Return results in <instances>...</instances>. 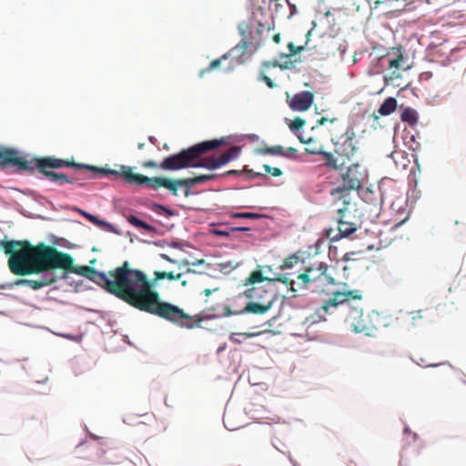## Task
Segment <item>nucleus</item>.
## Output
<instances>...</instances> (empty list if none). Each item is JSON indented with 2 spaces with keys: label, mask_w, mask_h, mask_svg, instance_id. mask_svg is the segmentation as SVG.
<instances>
[{
  "label": "nucleus",
  "mask_w": 466,
  "mask_h": 466,
  "mask_svg": "<svg viewBox=\"0 0 466 466\" xmlns=\"http://www.w3.org/2000/svg\"><path fill=\"white\" fill-rule=\"evenodd\" d=\"M0 248L9 256V268L15 275L31 276L27 286L32 289L38 290L58 279L69 283L66 268L74 263L70 254L45 243L34 247L28 241L7 240L6 238L0 240Z\"/></svg>",
  "instance_id": "f257e3e1"
},
{
  "label": "nucleus",
  "mask_w": 466,
  "mask_h": 466,
  "mask_svg": "<svg viewBox=\"0 0 466 466\" xmlns=\"http://www.w3.org/2000/svg\"><path fill=\"white\" fill-rule=\"evenodd\" d=\"M317 313L339 315L340 319L354 332L370 335L376 324L370 314L364 315L363 293L360 289L335 291Z\"/></svg>",
  "instance_id": "f03ea898"
},
{
  "label": "nucleus",
  "mask_w": 466,
  "mask_h": 466,
  "mask_svg": "<svg viewBox=\"0 0 466 466\" xmlns=\"http://www.w3.org/2000/svg\"><path fill=\"white\" fill-rule=\"evenodd\" d=\"M225 144V138L221 137L219 139L206 140L181 150L179 153H177V170L186 167H203L214 170L225 166L238 157L240 153L239 147H231L218 157L215 155L206 157V154Z\"/></svg>",
  "instance_id": "7ed1b4c3"
},
{
  "label": "nucleus",
  "mask_w": 466,
  "mask_h": 466,
  "mask_svg": "<svg viewBox=\"0 0 466 466\" xmlns=\"http://www.w3.org/2000/svg\"><path fill=\"white\" fill-rule=\"evenodd\" d=\"M142 275L144 279L134 284V307L175 322V305L170 303L162 305L159 294L154 289L161 279L175 280V273L156 271V278L152 280L148 279L143 271Z\"/></svg>",
  "instance_id": "20e7f679"
},
{
  "label": "nucleus",
  "mask_w": 466,
  "mask_h": 466,
  "mask_svg": "<svg viewBox=\"0 0 466 466\" xmlns=\"http://www.w3.org/2000/svg\"><path fill=\"white\" fill-rule=\"evenodd\" d=\"M110 275L113 279L105 272L97 271L95 283L134 307V284L144 279L142 271L130 268L129 263L125 261L121 267L110 271Z\"/></svg>",
  "instance_id": "39448f33"
},
{
  "label": "nucleus",
  "mask_w": 466,
  "mask_h": 466,
  "mask_svg": "<svg viewBox=\"0 0 466 466\" xmlns=\"http://www.w3.org/2000/svg\"><path fill=\"white\" fill-rule=\"evenodd\" d=\"M80 163L74 160L57 158L53 156L38 157L28 152L18 153L13 157L10 167H15L19 172L34 173L35 169L50 181L58 183L59 173L50 169H60L63 167H74L80 169Z\"/></svg>",
  "instance_id": "423d86ee"
},
{
  "label": "nucleus",
  "mask_w": 466,
  "mask_h": 466,
  "mask_svg": "<svg viewBox=\"0 0 466 466\" xmlns=\"http://www.w3.org/2000/svg\"><path fill=\"white\" fill-rule=\"evenodd\" d=\"M329 266L325 262H319L306 267L304 272L297 276V280L292 279L289 275L283 274L275 279V281L285 284L293 292V297L303 289L312 291L322 290V285L336 283L335 279L328 274Z\"/></svg>",
  "instance_id": "0eeeda50"
},
{
  "label": "nucleus",
  "mask_w": 466,
  "mask_h": 466,
  "mask_svg": "<svg viewBox=\"0 0 466 466\" xmlns=\"http://www.w3.org/2000/svg\"><path fill=\"white\" fill-rule=\"evenodd\" d=\"M274 280H268L265 285H257L247 289L244 296L248 299L242 312L263 315L268 312L274 302L275 294L272 289Z\"/></svg>",
  "instance_id": "6e6552de"
},
{
  "label": "nucleus",
  "mask_w": 466,
  "mask_h": 466,
  "mask_svg": "<svg viewBox=\"0 0 466 466\" xmlns=\"http://www.w3.org/2000/svg\"><path fill=\"white\" fill-rule=\"evenodd\" d=\"M367 170L360 164L350 165L346 173L342 174L343 185L331 190V195L343 194L345 191L358 190L367 180Z\"/></svg>",
  "instance_id": "1a4fd4ad"
},
{
  "label": "nucleus",
  "mask_w": 466,
  "mask_h": 466,
  "mask_svg": "<svg viewBox=\"0 0 466 466\" xmlns=\"http://www.w3.org/2000/svg\"><path fill=\"white\" fill-rule=\"evenodd\" d=\"M337 231H335L333 228H329L326 230V236L333 242L338 241L342 238L350 236L358 228L357 225L350 221L349 203L344 201L343 208H339L337 210Z\"/></svg>",
  "instance_id": "9d476101"
},
{
  "label": "nucleus",
  "mask_w": 466,
  "mask_h": 466,
  "mask_svg": "<svg viewBox=\"0 0 466 466\" xmlns=\"http://www.w3.org/2000/svg\"><path fill=\"white\" fill-rule=\"evenodd\" d=\"M132 186H147L148 187L157 189L164 187L167 188L172 194H175V179L165 177H149L139 173H135L128 176Z\"/></svg>",
  "instance_id": "9b49d317"
},
{
  "label": "nucleus",
  "mask_w": 466,
  "mask_h": 466,
  "mask_svg": "<svg viewBox=\"0 0 466 466\" xmlns=\"http://www.w3.org/2000/svg\"><path fill=\"white\" fill-rule=\"evenodd\" d=\"M176 246L177 249H179L180 251L188 255L187 257H181L177 259L179 270L185 269L186 272L194 273L195 271L191 270L190 268H187V266H197L204 263L203 259L197 258L196 254L198 252V250L192 245L177 241Z\"/></svg>",
  "instance_id": "f8f14e48"
},
{
  "label": "nucleus",
  "mask_w": 466,
  "mask_h": 466,
  "mask_svg": "<svg viewBox=\"0 0 466 466\" xmlns=\"http://www.w3.org/2000/svg\"><path fill=\"white\" fill-rule=\"evenodd\" d=\"M80 169L88 170L94 173H100L103 175L114 176L115 177H121L124 178L125 182L128 185L131 184V181L128 179L129 175H133V171L135 167L126 165H120L119 169H112L109 167H98L96 166L80 163Z\"/></svg>",
  "instance_id": "ddd939ff"
},
{
  "label": "nucleus",
  "mask_w": 466,
  "mask_h": 466,
  "mask_svg": "<svg viewBox=\"0 0 466 466\" xmlns=\"http://www.w3.org/2000/svg\"><path fill=\"white\" fill-rule=\"evenodd\" d=\"M354 139L355 133L353 129H347V131L341 135L339 137V140L335 143L336 152L339 155L345 156L348 158L354 156L358 149Z\"/></svg>",
  "instance_id": "4468645a"
},
{
  "label": "nucleus",
  "mask_w": 466,
  "mask_h": 466,
  "mask_svg": "<svg viewBox=\"0 0 466 466\" xmlns=\"http://www.w3.org/2000/svg\"><path fill=\"white\" fill-rule=\"evenodd\" d=\"M218 175L214 173L199 175L193 177L177 179V189L180 187L184 191V196L188 197L190 194V187L196 184H202L209 180L217 178Z\"/></svg>",
  "instance_id": "2eb2a0df"
},
{
  "label": "nucleus",
  "mask_w": 466,
  "mask_h": 466,
  "mask_svg": "<svg viewBox=\"0 0 466 466\" xmlns=\"http://www.w3.org/2000/svg\"><path fill=\"white\" fill-rule=\"evenodd\" d=\"M314 96L309 91H302L296 94L291 102L290 107L295 111H306L313 103Z\"/></svg>",
  "instance_id": "dca6fc26"
},
{
  "label": "nucleus",
  "mask_w": 466,
  "mask_h": 466,
  "mask_svg": "<svg viewBox=\"0 0 466 466\" xmlns=\"http://www.w3.org/2000/svg\"><path fill=\"white\" fill-rule=\"evenodd\" d=\"M204 319L205 318L199 315H187L181 309L177 307V326L181 328L193 329L199 327Z\"/></svg>",
  "instance_id": "f3484780"
},
{
  "label": "nucleus",
  "mask_w": 466,
  "mask_h": 466,
  "mask_svg": "<svg viewBox=\"0 0 466 466\" xmlns=\"http://www.w3.org/2000/svg\"><path fill=\"white\" fill-rule=\"evenodd\" d=\"M248 43L247 41H241L234 47H232L228 53L224 54L228 58H231L229 69H232L236 65L243 63L242 57L248 50Z\"/></svg>",
  "instance_id": "a211bd4d"
},
{
  "label": "nucleus",
  "mask_w": 466,
  "mask_h": 466,
  "mask_svg": "<svg viewBox=\"0 0 466 466\" xmlns=\"http://www.w3.org/2000/svg\"><path fill=\"white\" fill-rule=\"evenodd\" d=\"M388 57L389 68L392 70V74L395 75L396 71L403 67V47L401 46L392 47L388 54Z\"/></svg>",
  "instance_id": "6ab92c4d"
},
{
  "label": "nucleus",
  "mask_w": 466,
  "mask_h": 466,
  "mask_svg": "<svg viewBox=\"0 0 466 466\" xmlns=\"http://www.w3.org/2000/svg\"><path fill=\"white\" fill-rule=\"evenodd\" d=\"M77 211L81 215H83L89 222L97 226L98 228H100L106 231H108V232L116 233L117 235L120 234L119 231L117 230V228L113 224H111L106 220H103V219L99 218L98 217H96V215H93V214H91L87 211L82 210L80 208H77Z\"/></svg>",
  "instance_id": "aec40b11"
},
{
  "label": "nucleus",
  "mask_w": 466,
  "mask_h": 466,
  "mask_svg": "<svg viewBox=\"0 0 466 466\" xmlns=\"http://www.w3.org/2000/svg\"><path fill=\"white\" fill-rule=\"evenodd\" d=\"M305 152L309 155H320L325 159V166L330 169H339L343 166V163L339 164L338 159L330 152H326L323 149L305 148Z\"/></svg>",
  "instance_id": "412c9836"
},
{
  "label": "nucleus",
  "mask_w": 466,
  "mask_h": 466,
  "mask_svg": "<svg viewBox=\"0 0 466 466\" xmlns=\"http://www.w3.org/2000/svg\"><path fill=\"white\" fill-rule=\"evenodd\" d=\"M18 153V148L0 144V167H10L13 157Z\"/></svg>",
  "instance_id": "4be33fe9"
},
{
  "label": "nucleus",
  "mask_w": 466,
  "mask_h": 466,
  "mask_svg": "<svg viewBox=\"0 0 466 466\" xmlns=\"http://www.w3.org/2000/svg\"><path fill=\"white\" fill-rule=\"evenodd\" d=\"M72 267L73 265L71 267L66 268V272L67 273L68 277L70 273L75 272L80 276L86 277V279L92 280L93 282L96 280V275L98 270L95 269L94 268L89 266H82L76 268L74 269H68L71 268Z\"/></svg>",
  "instance_id": "5701e85b"
},
{
  "label": "nucleus",
  "mask_w": 466,
  "mask_h": 466,
  "mask_svg": "<svg viewBox=\"0 0 466 466\" xmlns=\"http://www.w3.org/2000/svg\"><path fill=\"white\" fill-rule=\"evenodd\" d=\"M397 108V100L394 97L386 98L378 112L380 116H389L392 114Z\"/></svg>",
  "instance_id": "b1692460"
},
{
  "label": "nucleus",
  "mask_w": 466,
  "mask_h": 466,
  "mask_svg": "<svg viewBox=\"0 0 466 466\" xmlns=\"http://www.w3.org/2000/svg\"><path fill=\"white\" fill-rule=\"evenodd\" d=\"M400 119L411 126L416 125L419 119L418 113L411 107H405L401 112Z\"/></svg>",
  "instance_id": "393cba45"
},
{
  "label": "nucleus",
  "mask_w": 466,
  "mask_h": 466,
  "mask_svg": "<svg viewBox=\"0 0 466 466\" xmlns=\"http://www.w3.org/2000/svg\"><path fill=\"white\" fill-rule=\"evenodd\" d=\"M127 221L134 227L145 229L147 231H154L155 228L152 225L147 223L146 221L140 219L138 217L135 215H129L127 217Z\"/></svg>",
  "instance_id": "a878e982"
},
{
  "label": "nucleus",
  "mask_w": 466,
  "mask_h": 466,
  "mask_svg": "<svg viewBox=\"0 0 466 466\" xmlns=\"http://www.w3.org/2000/svg\"><path fill=\"white\" fill-rule=\"evenodd\" d=\"M268 279L265 278L260 270H255L251 272L249 277L247 279L245 285H261L264 281L268 282Z\"/></svg>",
  "instance_id": "bb28decb"
},
{
  "label": "nucleus",
  "mask_w": 466,
  "mask_h": 466,
  "mask_svg": "<svg viewBox=\"0 0 466 466\" xmlns=\"http://www.w3.org/2000/svg\"><path fill=\"white\" fill-rule=\"evenodd\" d=\"M259 152L263 155H273L283 157L284 147L277 145L273 147H266L259 149Z\"/></svg>",
  "instance_id": "cd10ccee"
},
{
  "label": "nucleus",
  "mask_w": 466,
  "mask_h": 466,
  "mask_svg": "<svg viewBox=\"0 0 466 466\" xmlns=\"http://www.w3.org/2000/svg\"><path fill=\"white\" fill-rule=\"evenodd\" d=\"M261 332H239V333H231L229 336V340L235 344H240L242 341L238 339V337H242L244 339H250L255 336L259 335Z\"/></svg>",
  "instance_id": "c85d7f7f"
},
{
  "label": "nucleus",
  "mask_w": 466,
  "mask_h": 466,
  "mask_svg": "<svg viewBox=\"0 0 466 466\" xmlns=\"http://www.w3.org/2000/svg\"><path fill=\"white\" fill-rule=\"evenodd\" d=\"M159 167L165 170H175V153L167 157L160 164Z\"/></svg>",
  "instance_id": "c756f323"
},
{
  "label": "nucleus",
  "mask_w": 466,
  "mask_h": 466,
  "mask_svg": "<svg viewBox=\"0 0 466 466\" xmlns=\"http://www.w3.org/2000/svg\"><path fill=\"white\" fill-rule=\"evenodd\" d=\"M224 60H227V56L225 55L221 56L219 58L214 59L207 68L201 71L200 75L203 76L205 73H209L212 70L218 68Z\"/></svg>",
  "instance_id": "7c9ffc66"
},
{
  "label": "nucleus",
  "mask_w": 466,
  "mask_h": 466,
  "mask_svg": "<svg viewBox=\"0 0 466 466\" xmlns=\"http://www.w3.org/2000/svg\"><path fill=\"white\" fill-rule=\"evenodd\" d=\"M28 279H17L14 282L0 283V289H12L14 286H27Z\"/></svg>",
  "instance_id": "2f4dec72"
},
{
  "label": "nucleus",
  "mask_w": 466,
  "mask_h": 466,
  "mask_svg": "<svg viewBox=\"0 0 466 466\" xmlns=\"http://www.w3.org/2000/svg\"><path fill=\"white\" fill-rule=\"evenodd\" d=\"M152 210L155 211L156 213L159 214V215H163V216H174L175 215V211H173L172 209L170 208H167L166 207H164L163 205H160V204H157L155 203L152 207Z\"/></svg>",
  "instance_id": "473e14b6"
},
{
  "label": "nucleus",
  "mask_w": 466,
  "mask_h": 466,
  "mask_svg": "<svg viewBox=\"0 0 466 466\" xmlns=\"http://www.w3.org/2000/svg\"><path fill=\"white\" fill-rule=\"evenodd\" d=\"M261 215L251 212H234L230 214V218H252L257 219L260 218Z\"/></svg>",
  "instance_id": "72a5a7b5"
},
{
  "label": "nucleus",
  "mask_w": 466,
  "mask_h": 466,
  "mask_svg": "<svg viewBox=\"0 0 466 466\" xmlns=\"http://www.w3.org/2000/svg\"><path fill=\"white\" fill-rule=\"evenodd\" d=\"M412 325H418L423 319L422 310H414L409 313Z\"/></svg>",
  "instance_id": "f704fd0d"
},
{
  "label": "nucleus",
  "mask_w": 466,
  "mask_h": 466,
  "mask_svg": "<svg viewBox=\"0 0 466 466\" xmlns=\"http://www.w3.org/2000/svg\"><path fill=\"white\" fill-rule=\"evenodd\" d=\"M283 157L289 159L297 160L299 159L298 150L292 147L284 148Z\"/></svg>",
  "instance_id": "c9c22d12"
},
{
  "label": "nucleus",
  "mask_w": 466,
  "mask_h": 466,
  "mask_svg": "<svg viewBox=\"0 0 466 466\" xmlns=\"http://www.w3.org/2000/svg\"><path fill=\"white\" fill-rule=\"evenodd\" d=\"M299 139L302 144H307L309 146L306 148H315L317 150L323 149V147L318 146L316 141L312 137H309V139H304L302 137H299Z\"/></svg>",
  "instance_id": "e433bc0d"
},
{
  "label": "nucleus",
  "mask_w": 466,
  "mask_h": 466,
  "mask_svg": "<svg viewBox=\"0 0 466 466\" xmlns=\"http://www.w3.org/2000/svg\"><path fill=\"white\" fill-rule=\"evenodd\" d=\"M298 261L299 258L296 255L289 256L284 260L281 268H291L294 266V264H296Z\"/></svg>",
  "instance_id": "4c0bfd02"
},
{
  "label": "nucleus",
  "mask_w": 466,
  "mask_h": 466,
  "mask_svg": "<svg viewBox=\"0 0 466 466\" xmlns=\"http://www.w3.org/2000/svg\"><path fill=\"white\" fill-rule=\"evenodd\" d=\"M305 125V120L300 118V117H297L295 118L289 125V128L290 130L292 131H296L299 128H301L303 126Z\"/></svg>",
  "instance_id": "58836bf2"
},
{
  "label": "nucleus",
  "mask_w": 466,
  "mask_h": 466,
  "mask_svg": "<svg viewBox=\"0 0 466 466\" xmlns=\"http://www.w3.org/2000/svg\"><path fill=\"white\" fill-rule=\"evenodd\" d=\"M263 168L268 174H270L273 177H280L282 175V171L279 167H272L268 165H264Z\"/></svg>",
  "instance_id": "ea45409f"
},
{
  "label": "nucleus",
  "mask_w": 466,
  "mask_h": 466,
  "mask_svg": "<svg viewBox=\"0 0 466 466\" xmlns=\"http://www.w3.org/2000/svg\"><path fill=\"white\" fill-rule=\"evenodd\" d=\"M288 48L289 50V55H286V57L299 54L304 49V46H296L293 43L290 42L288 45Z\"/></svg>",
  "instance_id": "a19ab883"
},
{
  "label": "nucleus",
  "mask_w": 466,
  "mask_h": 466,
  "mask_svg": "<svg viewBox=\"0 0 466 466\" xmlns=\"http://www.w3.org/2000/svg\"><path fill=\"white\" fill-rule=\"evenodd\" d=\"M219 271L222 273H229L232 271V269L235 268V266L231 265V263H220L218 264Z\"/></svg>",
  "instance_id": "79ce46f5"
},
{
  "label": "nucleus",
  "mask_w": 466,
  "mask_h": 466,
  "mask_svg": "<svg viewBox=\"0 0 466 466\" xmlns=\"http://www.w3.org/2000/svg\"><path fill=\"white\" fill-rule=\"evenodd\" d=\"M59 182L58 184H63V183H73L75 182V179L74 178H70L68 177L66 174L64 173H59Z\"/></svg>",
  "instance_id": "37998d69"
},
{
  "label": "nucleus",
  "mask_w": 466,
  "mask_h": 466,
  "mask_svg": "<svg viewBox=\"0 0 466 466\" xmlns=\"http://www.w3.org/2000/svg\"><path fill=\"white\" fill-rule=\"evenodd\" d=\"M260 79L262 81H264L266 83V85L269 87V88H273L276 86V85L274 84V82L268 77L266 75H261L260 76Z\"/></svg>",
  "instance_id": "c03bdc74"
},
{
  "label": "nucleus",
  "mask_w": 466,
  "mask_h": 466,
  "mask_svg": "<svg viewBox=\"0 0 466 466\" xmlns=\"http://www.w3.org/2000/svg\"><path fill=\"white\" fill-rule=\"evenodd\" d=\"M98 458H99V462L101 464H113V463H116V461L110 459V458H107V457H103L102 455H98Z\"/></svg>",
  "instance_id": "a18cd8bd"
},
{
  "label": "nucleus",
  "mask_w": 466,
  "mask_h": 466,
  "mask_svg": "<svg viewBox=\"0 0 466 466\" xmlns=\"http://www.w3.org/2000/svg\"><path fill=\"white\" fill-rule=\"evenodd\" d=\"M211 233L216 236H222V237H228L229 235V233L226 230L216 229V228L212 229Z\"/></svg>",
  "instance_id": "49530a36"
},
{
  "label": "nucleus",
  "mask_w": 466,
  "mask_h": 466,
  "mask_svg": "<svg viewBox=\"0 0 466 466\" xmlns=\"http://www.w3.org/2000/svg\"><path fill=\"white\" fill-rule=\"evenodd\" d=\"M144 167H159V164L154 160H147L143 164Z\"/></svg>",
  "instance_id": "de8ad7c7"
},
{
  "label": "nucleus",
  "mask_w": 466,
  "mask_h": 466,
  "mask_svg": "<svg viewBox=\"0 0 466 466\" xmlns=\"http://www.w3.org/2000/svg\"><path fill=\"white\" fill-rule=\"evenodd\" d=\"M336 119L335 118H332V119H329V122L330 123H333ZM329 119L327 117H321L319 118L318 121H317V124L318 126H323L326 122H328Z\"/></svg>",
  "instance_id": "09e8293b"
},
{
  "label": "nucleus",
  "mask_w": 466,
  "mask_h": 466,
  "mask_svg": "<svg viewBox=\"0 0 466 466\" xmlns=\"http://www.w3.org/2000/svg\"><path fill=\"white\" fill-rule=\"evenodd\" d=\"M182 273H177L176 276L177 281H181L182 285H186V280L182 279Z\"/></svg>",
  "instance_id": "8fccbe9b"
},
{
  "label": "nucleus",
  "mask_w": 466,
  "mask_h": 466,
  "mask_svg": "<svg viewBox=\"0 0 466 466\" xmlns=\"http://www.w3.org/2000/svg\"><path fill=\"white\" fill-rule=\"evenodd\" d=\"M280 39H281V37H280V34H275V35H273V41H274L275 43L279 44V43L280 42Z\"/></svg>",
  "instance_id": "3c124183"
},
{
  "label": "nucleus",
  "mask_w": 466,
  "mask_h": 466,
  "mask_svg": "<svg viewBox=\"0 0 466 466\" xmlns=\"http://www.w3.org/2000/svg\"><path fill=\"white\" fill-rule=\"evenodd\" d=\"M160 256H161L164 259H167V260H168V261H169V262H171V263H175V259H173V258H169L167 255H166V254H161Z\"/></svg>",
  "instance_id": "603ef678"
},
{
  "label": "nucleus",
  "mask_w": 466,
  "mask_h": 466,
  "mask_svg": "<svg viewBox=\"0 0 466 466\" xmlns=\"http://www.w3.org/2000/svg\"><path fill=\"white\" fill-rule=\"evenodd\" d=\"M248 229H249L248 228H231L232 231H236V230L247 231Z\"/></svg>",
  "instance_id": "864d4df0"
},
{
  "label": "nucleus",
  "mask_w": 466,
  "mask_h": 466,
  "mask_svg": "<svg viewBox=\"0 0 466 466\" xmlns=\"http://www.w3.org/2000/svg\"><path fill=\"white\" fill-rule=\"evenodd\" d=\"M238 172L237 170H229L228 172L225 173V175H235V174H238Z\"/></svg>",
  "instance_id": "5fc2aeb1"
},
{
  "label": "nucleus",
  "mask_w": 466,
  "mask_h": 466,
  "mask_svg": "<svg viewBox=\"0 0 466 466\" xmlns=\"http://www.w3.org/2000/svg\"><path fill=\"white\" fill-rule=\"evenodd\" d=\"M212 290L209 289H204L203 293L206 295V296H209L211 294Z\"/></svg>",
  "instance_id": "6e6d98bb"
},
{
  "label": "nucleus",
  "mask_w": 466,
  "mask_h": 466,
  "mask_svg": "<svg viewBox=\"0 0 466 466\" xmlns=\"http://www.w3.org/2000/svg\"><path fill=\"white\" fill-rule=\"evenodd\" d=\"M247 27H248V25H245V24H241V25H240L239 28H240V30H241L242 34H244L245 28H247Z\"/></svg>",
  "instance_id": "4d7b16f0"
},
{
  "label": "nucleus",
  "mask_w": 466,
  "mask_h": 466,
  "mask_svg": "<svg viewBox=\"0 0 466 466\" xmlns=\"http://www.w3.org/2000/svg\"><path fill=\"white\" fill-rule=\"evenodd\" d=\"M63 337L71 339H73V335H71V334H66V335H63Z\"/></svg>",
  "instance_id": "13d9d810"
},
{
  "label": "nucleus",
  "mask_w": 466,
  "mask_h": 466,
  "mask_svg": "<svg viewBox=\"0 0 466 466\" xmlns=\"http://www.w3.org/2000/svg\"><path fill=\"white\" fill-rule=\"evenodd\" d=\"M170 247L175 248V240H172V241L170 242Z\"/></svg>",
  "instance_id": "bf43d9fd"
},
{
  "label": "nucleus",
  "mask_w": 466,
  "mask_h": 466,
  "mask_svg": "<svg viewBox=\"0 0 466 466\" xmlns=\"http://www.w3.org/2000/svg\"><path fill=\"white\" fill-rule=\"evenodd\" d=\"M143 147H144V144H142V143L138 144V148H139V149H142V148H143Z\"/></svg>",
  "instance_id": "052dcab7"
},
{
  "label": "nucleus",
  "mask_w": 466,
  "mask_h": 466,
  "mask_svg": "<svg viewBox=\"0 0 466 466\" xmlns=\"http://www.w3.org/2000/svg\"><path fill=\"white\" fill-rule=\"evenodd\" d=\"M154 139H155V138H154L153 137H149V140H150L152 143H154Z\"/></svg>",
  "instance_id": "680f3d73"
},
{
  "label": "nucleus",
  "mask_w": 466,
  "mask_h": 466,
  "mask_svg": "<svg viewBox=\"0 0 466 466\" xmlns=\"http://www.w3.org/2000/svg\"><path fill=\"white\" fill-rule=\"evenodd\" d=\"M92 437H93L95 440H96V439H97V436H96V435H92Z\"/></svg>",
  "instance_id": "e2e57ef3"
},
{
  "label": "nucleus",
  "mask_w": 466,
  "mask_h": 466,
  "mask_svg": "<svg viewBox=\"0 0 466 466\" xmlns=\"http://www.w3.org/2000/svg\"><path fill=\"white\" fill-rule=\"evenodd\" d=\"M311 31H309L308 34H307V37H309V35H310Z\"/></svg>",
  "instance_id": "0e129e2a"
}]
</instances>
